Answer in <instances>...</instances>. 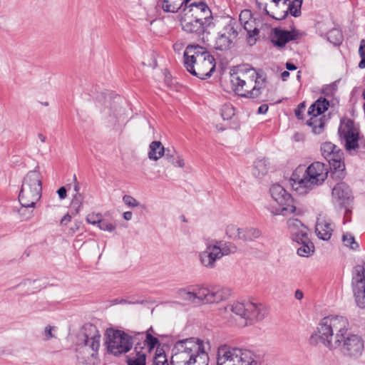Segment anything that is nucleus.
<instances>
[{"mask_svg": "<svg viewBox=\"0 0 365 365\" xmlns=\"http://www.w3.org/2000/svg\"><path fill=\"white\" fill-rule=\"evenodd\" d=\"M183 11L195 19V21L204 23L205 26H210L212 24V13L204 1L199 0L189 3L187 6L183 9Z\"/></svg>", "mask_w": 365, "mask_h": 365, "instance_id": "dca6fc26", "label": "nucleus"}, {"mask_svg": "<svg viewBox=\"0 0 365 365\" xmlns=\"http://www.w3.org/2000/svg\"><path fill=\"white\" fill-rule=\"evenodd\" d=\"M351 285L357 306L365 309V267L358 264L352 271Z\"/></svg>", "mask_w": 365, "mask_h": 365, "instance_id": "2eb2a0df", "label": "nucleus"}, {"mask_svg": "<svg viewBox=\"0 0 365 365\" xmlns=\"http://www.w3.org/2000/svg\"><path fill=\"white\" fill-rule=\"evenodd\" d=\"M132 217H133V213L131 212H125L123 213V218L125 220H130L132 219Z\"/></svg>", "mask_w": 365, "mask_h": 365, "instance_id": "338daca9", "label": "nucleus"}, {"mask_svg": "<svg viewBox=\"0 0 365 365\" xmlns=\"http://www.w3.org/2000/svg\"><path fill=\"white\" fill-rule=\"evenodd\" d=\"M183 6H187L186 0H158L157 1V6L168 13H176Z\"/></svg>", "mask_w": 365, "mask_h": 365, "instance_id": "393cba45", "label": "nucleus"}, {"mask_svg": "<svg viewBox=\"0 0 365 365\" xmlns=\"http://www.w3.org/2000/svg\"><path fill=\"white\" fill-rule=\"evenodd\" d=\"M57 193L61 200H63L66 197V189L63 186L58 188Z\"/></svg>", "mask_w": 365, "mask_h": 365, "instance_id": "13d9d810", "label": "nucleus"}, {"mask_svg": "<svg viewBox=\"0 0 365 365\" xmlns=\"http://www.w3.org/2000/svg\"><path fill=\"white\" fill-rule=\"evenodd\" d=\"M331 195L333 200L344 207H346L352 200L351 190L344 182H337L332 188Z\"/></svg>", "mask_w": 365, "mask_h": 365, "instance_id": "6ab92c4d", "label": "nucleus"}, {"mask_svg": "<svg viewBox=\"0 0 365 365\" xmlns=\"http://www.w3.org/2000/svg\"><path fill=\"white\" fill-rule=\"evenodd\" d=\"M359 54L361 58V61L359 63V68L363 69L365 68V39H362L360 41Z\"/></svg>", "mask_w": 365, "mask_h": 365, "instance_id": "a18cd8bd", "label": "nucleus"}, {"mask_svg": "<svg viewBox=\"0 0 365 365\" xmlns=\"http://www.w3.org/2000/svg\"><path fill=\"white\" fill-rule=\"evenodd\" d=\"M166 150L160 141H153L149 146L148 158L152 160H158L165 155Z\"/></svg>", "mask_w": 365, "mask_h": 365, "instance_id": "c85d7f7f", "label": "nucleus"}, {"mask_svg": "<svg viewBox=\"0 0 365 365\" xmlns=\"http://www.w3.org/2000/svg\"><path fill=\"white\" fill-rule=\"evenodd\" d=\"M342 242L345 246L352 250H356L359 247L358 243L355 241L354 237L349 232L343 234Z\"/></svg>", "mask_w": 365, "mask_h": 365, "instance_id": "4c0bfd02", "label": "nucleus"}, {"mask_svg": "<svg viewBox=\"0 0 365 365\" xmlns=\"http://www.w3.org/2000/svg\"><path fill=\"white\" fill-rule=\"evenodd\" d=\"M164 156L170 163L176 167L183 168L185 166L184 160L176 153L175 150H171L170 149H167Z\"/></svg>", "mask_w": 365, "mask_h": 365, "instance_id": "72a5a7b5", "label": "nucleus"}, {"mask_svg": "<svg viewBox=\"0 0 365 365\" xmlns=\"http://www.w3.org/2000/svg\"><path fill=\"white\" fill-rule=\"evenodd\" d=\"M300 246L297 248V254L301 257H309L314 252V244L310 241L309 237L302 240L295 241Z\"/></svg>", "mask_w": 365, "mask_h": 365, "instance_id": "c756f323", "label": "nucleus"}, {"mask_svg": "<svg viewBox=\"0 0 365 365\" xmlns=\"http://www.w3.org/2000/svg\"><path fill=\"white\" fill-rule=\"evenodd\" d=\"M332 36H336V41L334 42L335 45L340 43L342 40V36L340 31L337 29H334L328 33V39L329 40Z\"/></svg>", "mask_w": 365, "mask_h": 365, "instance_id": "5fc2aeb1", "label": "nucleus"}, {"mask_svg": "<svg viewBox=\"0 0 365 365\" xmlns=\"http://www.w3.org/2000/svg\"><path fill=\"white\" fill-rule=\"evenodd\" d=\"M327 165L321 162H314L307 168L302 178L298 176L297 173L292 174V186L297 193L304 195L314 186L321 185L327 178Z\"/></svg>", "mask_w": 365, "mask_h": 365, "instance_id": "20e7f679", "label": "nucleus"}, {"mask_svg": "<svg viewBox=\"0 0 365 365\" xmlns=\"http://www.w3.org/2000/svg\"><path fill=\"white\" fill-rule=\"evenodd\" d=\"M98 227L103 231L113 232L115 230L116 225L108 222L101 220V223L98 225Z\"/></svg>", "mask_w": 365, "mask_h": 365, "instance_id": "603ef678", "label": "nucleus"}, {"mask_svg": "<svg viewBox=\"0 0 365 365\" xmlns=\"http://www.w3.org/2000/svg\"><path fill=\"white\" fill-rule=\"evenodd\" d=\"M315 232L319 239L328 240L332 235L333 225L324 220L318 221L315 227Z\"/></svg>", "mask_w": 365, "mask_h": 365, "instance_id": "a878e982", "label": "nucleus"}, {"mask_svg": "<svg viewBox=\"0 0 365 365\" xmlns=\"http://www.w3.org/2000/svg\"><path fill=\"white\" fill-rule=\"evenodd\" d=\"M269 163L268 159L265 158H257L254 163L253 175L257 178H260L268 173Z\"/></svg>", "mask_w": 365, "mask_h": 365, "instance_id": "cd10ccee", "label": "nucleus"}, {"mask_svg": "<svg viewBox=\"0 0 365 365\" xmlns=\"http://www.w3.org/2000/svg\"><path fill=\"white\" fill-rule=\"evenodd\" d=\"M337 86L335 83L326 85L322 90V93L327 96H332L336 91Z\"/></svg>", "mask_w": 365, "mask_h": 365, "instance_id": "09e8293b", "label": "nucleus"}, {"mask_svg": "<svg viewBox=\"0 0 365 365\" xmlns=\"http://www.w3.org/2000/svg\"><path fill=\"white\" fill-rule=\"evenodd\" d=\"M146 355L142 350L138 351V346L129 356H127L128 365H146Z\"/></svg>", "mask_w": 365, "mask_h": 365, "instance_id": "7c9ffc66", "label": "nucleus"}, {"mask_svg": "<svg viewBox=\"0 0 365 365\" xmlns=\"http://www.w3.org/2000/svg\"><path fill=\"white\" fill-rule=\"evenodd\" d=\"M323 157L329 163L332 178H343L345 175V165L343 162V152L331 142H325L321 145Z\"/></svg>", "mask_w": 365, "mask_h": 365, "instance_id": "9d476101", "label": "nucleus"}, {"mask_svg": "<svg viewBox=\"0 0 365 365\" xmlns=\"http://www.w3.org/2000/svg\"><path fill=\"white\" fill-rule=\"evenodd\" d=\"M339 134L348 151L354 150L359 147V133L352 120L348 119L339 128Z\"/></svg>", "mask_w": 365, "mask_h": 365, "instance_id": "f3484780", "label": "nucleus"}, {"mask_svg": "<svg viewBox=\"0 0 365 365\" xmlns=\"http://www.w3.org/2000/svg\"><path fill=\"white\" fill-rule=\"evenodd\" d=\"M349 321L342 316H328L319 322L317 330L310 337L312 344H322L331 351L339 350L348 332Z\"/></svg>", "mask_w": 365, "mask_h": 365, "instance_id": "f257e3e1", "label": "nucleus"}, {"mask_svg": "<svg viewBox=\"0 0 365 365\" xmlns=\"http://www.w3.org/2000/svg\"><path fill=\"white\" fill-rule=\"evenodd\" d=\"M271 0H256V4L259 9H262L264 11L265 14L270 16L271 13L267 9L268 6H269Z\"/></svg>", "mask_w": 365, "mask_h": 365, "instance_id": "8fccbe9b", "label": "nucleus"}, {"mask_svg": "<svg viewBox=\"0 0 365 365\" xmlns=\"http://www.w3.org/2000/svg\"><path fill=\"white\" fill-rule=\"evenodd\" d=\"M209 357L202 341L189 338L178 341L173 349L172 365H208Z\"/></svg>", "mask_w": 365, "mask_h": 365, "instance_id": "f03ea898", "label": "nucleus"}, {"mask_svg": "<svg viewBox=\"0 0 365 365\" xmlns=\"http://www.w3.org/2000/svg\"><path fill=\"white\" fill-rule=\"evenodd\" d=\"M102 220V215L100 213H90L86 217V222L91 225H98L101 223Z\"/></svg>", "mask_w": 365, "mask_h": 365, "instance_id": "49530a36", "label": "nucleus"}, {"mask_svg": "<svg viewBox=\"0 0 365 365\" xmlns=\"http://www.w3.org/2000/svg\"><path fill=\"white\" fill-rule=\"evenodd\" d=\"M311 116L310 119L307 121V125L312 128V130L314 134L323 133L325 125L324 117Z\"/></svg>", "mask_w": 365, "mask_h": 365, "instance_id": "2f4dec72", "label": "nucleus"}, {"mask_svg": "<svg viewBox=\"0 0 365 365\" xmlns=\"http://www.w3.org/2000/svg\"><path fill=\"white\" fill-rule=\"evenodd\" d=\"M183 58L187 71L200 79L210 77L215 70V58L199 45H188Z\"/></svg>", "mask_w": 365, "mask_h": 365, "instance_id": "7ed1b4c3", "label": "nucleus"}, {"mask_svg": "<svg viewBox=\"0 0 365 365\" xmlns=\"http://www.w3.org/2000/svg\"><path fill=\"white\" fill-rule=\"evenodd\" d=\"M242 77L245 79L248 86H254V87L249 90L247 94H240L242 97L249 98H256L259 97L262 90L266 86V78L255 68H250L245 71H240Z\"/></svg>", "mask_w": 365, "mask_h": 365, "instance_id": "4468645a", "label": "nucleus"}, {"mask_svg": "<svg viewBox=\"0 0 365 365\" xmlns=\"http://www.w3.org/2000/svg\"><path fill=\"white\" fill-rule=\"evenodd\" d=\"M235 115L234 107L230 104H224L221 108V116L223 120H230Z\"/></svg>", "mask_w": 365, "mask_h": 365, "instance_id": "a19ab883", "label": "nucleus"}, {"mask_svg": "<svg viewBox=\"0 0 365 365\" xmlns=\"http://www.w3.org/2000/svg\"><path fill=\"white\" fill-rule=\"evenodd\" d=\"M106 345L108 353L119 356L128 352L133 346V339L128 334L120 330L108 329Z\"/></svg>", "mask_w": 365, "mask_h": 365, "instance_id": "9b49d317", "label": "nucleus"}, {"mask_svg": "<svg viewBox=\"0 0 365 365\" xmlns=\"http://www.w3.org/2000/svg\"><path fill=\"white\" fill-rule=\"evenodd\" d=\"M53 329V327H51V326H47L45 328V330H44L45 340H49L50 339L54 337L52 334Z\"/></svg>", "mask_w": 365, "mask_h": 365, "instance_id": "4d7b16f0", "label": "nucleus"}, {"mask_svg": "<svg viewBox=\"0 0 365 365\" xmlns=\"http://www.w3.org/2000/svg\"><path fill=\"white\" fill-rule=\"evenodd\" d=\"M288 228L291 237L294 242L306 240L308 237V228L304 225L301 221L292 218L287 221Z\"/></svg>", "mask_w": 365, "mask_h": 365, "instance_id": "5701e85b", "label": "nucleus"}, {"mask_svg": "<svg viewBox=\"0 0 365 365\" xmlns=\"http://www.w3.org/2000/svg\"><path fill=\"white\" fill-rule=\"evenodd\" d=\"M282 3V0H271L269 4V11L274 10L275 7H280V4Z\"/></svg>", "mask_w": 365, "mask_h": 365, "instance_id": "bf43d9fd", "label": "nucleus"}, {"mask_svg": "<svg viewBox=\"0 0 365 365\" xmlns=\"http://www.w3.org/2000/svg\"><path fill=\"white\" fill-rule=\"evenodd\" d=\"M71 220V216L69 214L65 215L61 220V225H66Z\"/></svg>", "mask_w": 365, "mask_h": 365, "instance_id": "e2e57ef3", "label": "nucleus"}, {"mask_svg": "<svg viewBox=\"0 0 365 365\" xmlns=\"http://www.w3.org/2000/svg\"><path fill=\"white\" fill-rule=\"evenodd\" d=\"M236 26V23L231 20L222 28L215 40V49L225 51L232 47L238 35Z\"/></svg>", "mask_w": 365, "mask_h": 365, "instance_id": "a211bd4d", "label": "nucleus"}, {"mask_svg": "<svg viewBox=\"0 0 365 365\" xmlns=\"http://www.w3.org/2000/svg\"><path fill=\"white\" fill-rule=\"evenodd\" d=\"M272 198L279 205V207L271 210L273 215H287L294 212L296 207L292 195L279 184H274L269 188Z\"/></svg>", "mask_w": 365, "mask_h": 365, "instance_id": "f8f14e48", "label": "nucleus"}, {"mask_svg": "<svg viewBox=\"0 0 365 365\" xmlns=\"http://www.w3.org/2000/svg\"><path fill=\"white\" fill-rule=\"evenodd\" d=\"M83 201V196L81 194H75L71 200V206L74 209L76 213L80 211Z\"/></svg>", "mask_w": 365, "mask_h": 365, "instance_id": "79ce46f5", "label": "nucleus"}, {"mask_svg": "<svg viewBox=\"0 0 365 365\" xmlns=\"http://www.w3.org/2000/svg\"><path fill=\"white\" fill-rule=\"evenodd\" d=\"M219 252L215 244L207 243L205 250L199 253L201 264L207 269L215 268L217 260L221 259Z\"/></svg>", "mask_w": 365, "mask_h": 365, "instance_id": "aec40b11", "label": "nucleus"}, {"mask_svg": "<svg viewBox=\"0 0 365 365\" xmlns=\"http://www.w3.org/2000/svg\"><path fill=\"white\" fill-rule=\"evenodd\" d=\"M252 21H246L244 22V29L247 31L250 38L255 37L259 35V30L257 28L251 29Z\"/></svg>", "mask_w": 365, "mask_h": 365, "instance_id": "de8ad7c7", "label": "nucleus"}, {"mask_svg": "<svg viewBox=\"0 0 365 365\" xmlns=\"http://www.w3.org/2000/svg\"><path fill=\"white\" fill-rule=\"evenodd\" d=\"M225 312L232 313L242 319V324L245 325L252 324L255 322L262 320L266 314L267 311L264 307L259 303L252 302H236L233 304L227 305L225 307Z\"/></svg>", "mask_w": 365, "mask_h": 365, "instance_id": "1a4fd4ad", "label": "nucleus"}, {"mask_svg": "<svg viewBox=\"0 0 365 365\" xmlns=\"http://www.w3.org/2000/svg\"><path fill=\"white\" fill-rule=\"evenodd\" d=\"M179 294L182 299L192 303L211 304L227 299L231 294V290L220 286L202 285L193 288L192 291L180 289Z\"/></svg>", "mask_w": 365, "mask_h": 365, "instance_id": "39448f33", "label": "nucleus"}, {"mask_svg": "<svg viewBox=\"0 0 365 365\" xmlns=\"http://www.w3.org/2000/svg\"><path fill=\"white\" fill-rule=\"evenodd\" d=\"M339 351L346 358L357 359L364 351V341L361 336L347 332Z\"/></svg>", "mask_w": 365, "mask_h": 365, "instance_id": "ddd939ff", "label": "nucleus"}, {"mask_svg": "<svg viewBox=\"0 0 365 365\" xmlns=\"http://www.w3.org/2000/svg\"><path fill=\"white\" fill-rule=\"evenodd\" d=\"M111 109L113 110V115L115 118V123L119 121L124 114V110L121 106H120L118 102L117 101L113 102Z\"/></svg>", "mask_w": 365, "mask_h": 365, "instance_id": "37998d69", "label": "nucleus"}, {"mask_svg": "<svg viewBox=\"0 0 365 365\" xmlns=\"http://www.w3.org/2000/svg\"><path fill=\"white\" fill-rule=\"evenodd\" d=\"M145 344L148 346L149 350H152L157 345H160V341L158 338L153 336L151 333H148L145 340Z\"/></svg>", "mask_w": 365, "mask_h": 365, "instance_id": "c03bdc74", "label": "nucleus"}, {"mask_svg": "<svg viewBox=\"0 0 365 365\" xmlns=\"http://www.w3.org/2000/svg\"><path fill=\"white\" fill-rule=\"evenodd\" d=\"M242 228L237 227L235 225H230L227 227L226 234L230 238L233 240H240Z\"/></svg>", "mask_w": 365, "mask_h": 365, "instance_id": "ea45409f", "label": "nucleus"}, {"mask_svg": "<svg viewBox=\"0 0 365 365\" xmlns=\"http://www.w3.org/2000/svg\"><path fill=\"white\" fill-rule=\"evenodd\" d=\"M195 19L192 16L184 14V16L181 19L182 29L187 33L201 34H203L209 26H205L204 23Z\"/></svg>", "mask_w": 365, "mask_h": 365, "instance_id": "412c9836", "label": "nucleus"}, {"mask_svg": "<svg viewBox=\"0 0 365 365\" xmlns=\"http://www.w3.org/2000/svg\"><path fill=\"white\" fill-rule=\"evenodd\" d=\"M123 201L126 205L130 207H136L139 205L138 202L130 195H124L123 197Z\"/></svg>", "mask_w": 365, "mask_h": 365, "instance_id": "3c124183", "label": "nucleus"}, {"mask_svg": "<svg viewBox=\"0 0 365 365\" xmlns=\"http://www.w3.org/2000/svg\"><path fill=\"white\" fill-rule=\"evenodd\" d=\"M289 1V0H282L280 7H282V11H276L274 12L272 11L270 16L277 20H282V19H285L287 17V13H286L285 9L287 6V5L289 4H287V2Z\"/></svg>", "mask_w": 365, "mask_h": 365, "instance_id": "58836bf2", "label": "nucleus"}, {"mask_svg": "<svg viewBox=\"0 0 365 365\" xmlns=\"http://www.w3.org/2000/svg\"><path fill=\"white\" fill-rule=\"evenodd\" d=\"M286 68L289 71H294L297 69V66L294 64L289 62L286 63Z\"/></svg>", "mask_w": 365, "mask_h": 365, "instance_id": "774afa93", "label": "nucleus"}, {"mask_svg": "<svg viewBox=\"0 0 365 365\" xmlns=\"http://www.w3.org/2000/svg\"><path fill=\"white\" fill-rule=\"evenodd\" d=\"M73 182H74L73 190L76 192V194H81L79 192V191H80L79 182L77 180L76 175H73Z\"/></svg>", "mask_w": 365, "mask_h": 365, "instance_id": "052dcab7", "label": "nucleus"}, {"mask_svg": "<svg viewBox=\"0 0 365 365\" xmlns=\"http://www.w3.org/2000/svg\"><path fill=\"white\" fill-rule=\"evenodd\" d=\"M217 365H260L259 356L247 349L221 345L217 349Z\"/></svg>", "mask_w": 365, "mask_h": 365, "instance_id": "6e6552de", "label": "nucleus"}, {"mask_svg": "<svg viewBox=\"0 0 365 365\" xmlns=\"http://www.w3.org/2000/svg\"><path fill=\"white\" fill-rule=\"evenodd\" d=\"M294 297L298 300H301L304 297V294L302 291H301L300 289L296 290L294 293Z\"/></svg>", "mask_w": 365, "mask_h": 365, "instance_id": "0e129e2a", "label": "nucleus"}, {"mask_svg": "<svg viewBox=\"0 0 365 365\" xmlns=\"http://www.w3.org/2000/svg\"><path fill=\"white\" fill-rule=\"evenodd\" d=\"M231 82L233 86L235 87V90L238 92H240L241 90L244 88L245 86L247 84L245 79L242 77L240 72L232 75Z\"/></svg>", "mask_w": 365, "mask_h": 365, "instance_id": "e433bc0d", "label": "nucleus"}, {"mask_svg": "<svg viewBox=\"0 0 365 365\" xmlns=\"http://www.w3.org/2000/svg\"><path fill=\"white\" fill-rule=\"evenodd\" d=\"M329 101L326 98H320L317 100L308 110L309 115L319 116L328 110Z\"/></svg>", "mask_w": 365, "mask_h": 365, "instance_id": "bb28decb", "label": "nucleus"}, {"mask_svg": "<svg viewBox=\"0 0 365 365\" xmlns=\"http://www.w3.org/2000/svg\"><path fill=\"white\" fill-rule=\"evenodd\" d=\"M288 228L291 237L294 242L306 240L308 237V228L304 225L301 221L292 218L287 221Z\"/></svg>", "mask_w": 365, "mask_h": 365, "instance_id": "4be33fe9", "label": "nucleus"}, {"mask_svg": "<svg viewBox=\"0 0 365 365\" xmlns=\"http://www.w3.org/2000/svg\"><path fill=\"white\" fill-rule=\"evenodd\" d=\"M41 176L38 170L29 171L23 180L19 201L25 208H34L41 197Z\"/></svg>", "mask_w": 365, "mask_h": 365, "instance_id": "0eeeda50", "label": "nucleus"}, {"mask_svg": "<svg viewBox=\"0 0 365 365\" xmlns=\"http://www.w3.org/2000/svg\"><path fill=\"white\" fill-rule=\"evenodd\" d=\"M215 245L217 247V251L220 252V258L223 256L235 253L237 250V246L232 242L222 243V242L216 241Z\"/></svg>", "mask_w": 365, "mask_h": 365, "instance_id": "473e14b6", "label": "nucleus"}, {"mask_svg": "<svg viewBox=\"0 0 365 365\" xmlns=\"http://www.w3.org/2000/svg\"><path fill=\"white\" fill-rule=\"evenodd\" d=\"M305 109V103L302 102L299 104L297 108L295 110V115L298 119H302V113Z\"/></svg>", "mask_w": 365, "mask_h": 365, "instance_id": "6e6d98bb", "label": "nucleus"}, {"mask_svg": "<svg viewBox=\"0 0 365 365\" xmlns=\"http://www.w3.org/2000/svg\"><path fill=\"white\" fill-rule=\"evenodd\" d=\"M296 35L293 31L282 30L280 28L274 29V34L272 37V42L278 47H283L289 41L294 40Z\"/></svg>", "mask_w": 365, "mask_h": 365, "instance_id": "b1692460", "label": "nucleus"}, {"mask_svg": "<svg viewBox=\"0 0 365 365\" xmlns=\"http://www.w3.org/2000/svg\"><path fill=\"white\" fill-rule=\"evenodd\" d=\"M268 110V106L266 104H262L258 108L257 113L259 114H265Z\"/></svg>", "mask_w": 365, "mask_h": 365, "instance_id": "680f3d73", "label": "nucleus"}, {"mask_svg": "<svg viewBox=\"0 0 365 365\" xmlns=\"http://www.w3.org/2000/svg\"><path fill=\"white\" fill-rule=\"evenodd\" d=\"M260 232L256 228H242L240 240L244 241H252L256 238H258Z\"/></svg>", "mask_w": 365, "mask_h": 365, "instance_id": "f704fd0d", "label": "nucleus"}, {"mask_svg": "<svg viewBox=\"0 0 365 365\" xmlns=\"http://www.w3.org/2000/svg\"><path fill=\"white\" fill-rule=\"evenodd\" d=\"M83 342L76 348V357L80 365L94 364L100 348L101 334L96 327L88 325L83 334Z\"/></svg>", "mask_w": 365, "mask_h": 365, "instance_id": "423d86ee", "label": "nucleus"}, {"mask_svg": "<svg viewBox=\"0 0 365 365\" xmlns=\"http://www.w3.org/2000/svg\"><path fill=\"white\" fill-rule=\"evenodd\" d=\"M303 0H294L289 3L285 9L287 16L289 13L294 17H298L301 15V7Z\"/></svg>", "mask_w": 365, "mask_h": 365, "instance_id": "c9c22d12", "label": "nucleus"}, {"mask_svg": "<svg viewBox=\"0 0 365 365\" xmlns=\"http://www.w3.org/2000/svg\"><path fill=\"white\" fill-rule=\"evenodd\" d=\"M168 363L165 354H156L153 360L154 365H165Z\"/></svg>", "mask_w": 365, "mask_h": 365, "instance_id": "864d4df0", "label": "nucleus"}, {"mask_svg": "<svg viewBox=\"0 0 365 365\" xmlns=\"http://www.w3.org/2000/svg\"><path fill=\"white\" fill-rule=\"evenodd\" d=\"M253 87L254 86H248V84H246L244 88L241 90L242 93L240 94H247L249 90H251Z\"/></svg>", "mask_w": 365, "mask_h": 365, "instance_id": "69168bd1", "label": "nucleus"}]
</instances>
